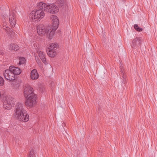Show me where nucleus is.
Segmentation results:
<instances>
[{"mask_svg": "<svg viewBox=\"0 0 157 157\" xmlns=\"http://www.w3.org/2000/svg\"><path fill=\"white\" fill-rule=\"evenodd\" d=\"M56 3L59 7H62L64 5V0H56Z\"/></svg>", "mask_w": 157, "mask_h": 157, "instance_id": "nucleus-19", "label": "nucleus"}, {"mask_svg": "<svg viewBox=\"0 0 157 157\" xmlns=\"http://www.w3.org/2000/svg\"><path fill=\"white\" fill-rule=\"evenodd\" d=\"M40 8L43 9L44 11L48 12L52 14H55L58 12L59 10L58 7L54 4H47L45 3L40 2L39 3Z\"/></svg>", "mask_w": 157, "mask_h": 157, "instance_id": "nucleus-5", "label": "nucleus"}, {"mask_svg": "<svg viewBox=\"0 0 157 157\" xmlns=\"http://www.w3.org/2000/svg\"><path fill=\"white\" fill-rule=\"evenodd\" d=\"M15 11L10 12L9 20L11 25L13 27H15L16 23V14Z\"/></svg>", "mask_w": 157, "mask_h": 157, "instance_id": "nucleus-9", "label": "nucleus"}, {"mask_svg": "<svg viewBox=\"0 0 157 157\" xmlns=\"http://www.w3.org/2000/svg\"><path fill=\"white\" fill-rule=\"evenodd\" d=\"M39 3L37 4V9L33 10L30 13L29 17L33 21H39L41 19L44 17L45 13L43 9L40 8Z\"/></svg>", "mask_w": 157, "mask_h": 157, "instance_id": "nucleus-3", "label": "nucleus"}, {"mask_svg": "<svg viewBox=\"0 0 157 157\" xmlns=\"http://www.w3.org/2000/svg\"><path fill=\"white\" fill-rule=\"evenodd\" d=\"M4 84V80L2 77L0 76V86H3Z\"/></svg>", "mask_w": 157, "mask_h": 157, "instance_id": "nucleus-22", "label": "nucleus"}, {"mask_svg": "<svg viewBox=\"0 0 157 157\" xmlns=\"http://www.w3.org/2000/svg\"><path fill=\"white\" fill-rule=\"evenodd\" d=\"M59 48V45L56 43H52L49 46V48L51 50H56Z\"/></svg>", "mask_w": 157, "mask_h": 157, "instance_id": "nucleus-16", "label": "nucleus"}, {"mask_svg": "<svg viewBox=\"0 0 157 157\" xmlns=\"http://www.w3.org/2000/svg\"><path fill=\"white\" fill-rule=\"evenodd\" d=\"M9 69L15 75H19L21 72V70L17 67L11 66L9 67Z\"/></svg>", "mask_w": 157, "mask_h": 157, "instance_id": "nucleus-11", "label": "nucleus"}, {"mask_svg": "<svg viewBox=\"0 0 157 157\" xmlns=\"http://www.w3.org/2000/svg\"><path fill=\"white\" fill-rule=\"evenodd\" d=\"M37 63L39 65H40V66H41V62L40 61H38V62H37Z\"/></svg>", "mask_w": 157, "mask_h": 157, "instance_id": "nucleus-24", "label": "nucleus"}, {"mask_svg": "<svg viewBox=\"0 0 157 157\" xmlns=\"http://www.w3.org/2000/svg\"><path fill=\"white\" fill-rule=\"evenodd\" d=\"M19 62L18 63L19 65L25 64L26 60L25 58L24 57H20L19 58Z\"/></svg>", "mask_w": 157, "mask_h": 157, "instance_id": "nucleus-18", "label": "nucleus"}, {"mask_svg": "<svg viewBox=\"0 0 157 157\" xmlns=\"http://www.w3.org/2000/svg\"><path fill=\"white\" fill-rule=\"evenodd\" d=\"M3 75L5 79L10 81H13L15 79V75L9 68V69H6L4 71Z\"/></svg>", "mask_w": 157, "mask_h": 157, "instance_id": "nucleus-8", "label": "nucleus"}, {"mask_svg": "<svg viewBox=\"0 0 157 157\" xmlns=\"http://www.w3.org/2000/svg\"><path fill=\"white\" fill-rule=\"evenodd\" d=\"M14 116L16 118L21 121L26 122L29 120V116L27 111L24 109L23 104L18 102L15 106Z\"/></svg>", "mask_w": 157, "mask_h": 157, "instance_id": "nucleus-1", "label": "nucleus"}, {"mask_svg": "<svg viewBox=\"0 0 157 157\" xmlns=\"http://www.w3.org/2000/svg\"><path fill=\"white\" fill-rule=\"evenodd\" d=\"M5 100L3 102V108L9 110L14 105L15 99L11 96L8 95L5 97Z\"/></svg>", "mask_w": 157, "mask_h": 157, "instance_id": "nucleus-6", "label": "nucleus"}, {"mask_svg": "<svg viewBox=\"0 0 157 157\" xmlns=\"http://www.w3.org/2000/svg\"><path fill=\"white\" fill-rule=\"evenodd\" d=\"M4 51L3 49L0 48V55H3L4 54Z\"/></svg>", "mask_w": 157, "mask_h": 157, "instance_id": "nucleus-23", "label": "nucleus"}, {"mask_svg": "<svg viewBox=\"0 0 157 157\" xmlns=\"http://www.w3.org/2000/svg\"><path fill=\"white\" fill-rule=\"evenodd\" d=\"M52 23V27L50 29H48L47 33L45 35H48L49 33V38L51 39L55 33V31L58 27L59 24V19L57 16L52 15L51 17Z\"/></svg>", "mask_w": 157, "mask_h": 157, "instance_id": "nucleus-4", "label": "nucleus"}, {"mask_svg": "<svg viewBox=\"0 0 157 157\" xmlns=\"http://www.w3.org/2000/svg\"><path fill=\"white\" fill-rule=\"evenodd\" d=\"M30 150L29 153L28 157H35L33 149L32 148H31V149H30Z\"/></svg>", "mask_w": 157, "mask_h": 157, "instance_id": "nucleus-20", "label": "nucleus"}, {"mask_svg": "<svg viewBox=\"0 0 157 157\" xmlns=\"http://www.w3.org/2000/svg\"><path fill=\"white\" fill-rule=\"evenodd\" d=\"M9 49L17 51L19 49V46L16 44L12 43L9 47Z\"/></svg>", "mask_w": 157, "mask_h": 157, "instance_id": "nucleus-13", "label": "nucleus"}, {"mask_svg": "<svg viewBox=\"0 0 157 157\" xmlns=\"http://www.w3.org/2000/svg\"><path fill=\"white\" fill-rule=\"evenodd\" d=\"M39 77V75L35 69L32 70L31 73V78L33 80L37 79Z\"/></svg>", "mask_w": 157, "mask_h": 157, "instance_id": "nucleus-12", "label": "nucleus"}, {"mask_svg": "<svg viewBox=\"0 0 157 157\" xmlns=\"http://www.w3.org/2000/svg\"><path fill=\"white\" fill-rule=\"evenodd\" d=\"M37 30L39 35H45L47 33L48 29H45V27L42 25H40L37 27Z\"/></svg>", "mask_w": 157, "mask_h": 157, "instance_id": "nucleus-10", "label": "nucleus"}, {"mask_svg": "<svg viewBox=\"0 0 157 157\" xmlns=\"http://www.w3.org/2000/svg\"><path fill=\"white\" fill-rule=\"evenodd\" d=\"M25 97L27 99L25 104L27 107L31 108L35 103L36 96L33 93V88L29 85L26 86L24 90Z\"/></svg>", "mask_w": 157, "mask_h": 157, "instance_id": "nucleus-2", "label": "nucleus"}, {"mask_svg": "<svg viewBox=\"0 0 157 157\" xmlns=\"http://www.w3.org/2000/svg\"><path fill=\"white\" fill-rule=\"evenodd\" d=\"M143 42V40L140 37H137L134 39L131 44V47L133 49H138L141 48V44Z\"/></svg>", "mask_w": 157, "mask_h": 157, "instance_id": "nucleus-7", "label": "nucleus"}, {"mask_svg": "<svg viewBox=\"0 0 157 157\" xmlns=\"http://www.w3.org/2000/svg\"><path fill=\"white\" fill-rule=\"evenodd\" d=\"M121 81L122 82V84H121V85L122 87H124V84L126 82V79L125 78V76L124 75V74L123 72L121 73Z\"/></svg>", "mask_w": 157, "mask_h": 157, "instance_id": "nucleus-17", "label": "nucleus"}, {"mask_svg": "<svg viewBox=\"0 0 157 157\" xmlns=\"http://www.w3.org/2000/svg\"><path fill=\"white\" fill-rule=\"evenodd\" d=\"M39 56L43 62L45 64H46V59L45 57L44 54L42 52L40 51L39 53Z\"/></svg>", "mask_w": 157, "mask_h": 157, "instance_id": "nucleus-15", "label": "nucleus"}, {"mask_svg": "<svg viewBox=\"0 0 157 157\" xmlns=\"http://www.w3.org/2000/svg\"><path fill=\"white\" fill-rule=\"evenodd\" d=\"M48 50L47 52L48 55L51 57H53L55 55L56 52L55 50L48 49Z\"/></svg>", "mask_w": 157, "mask_h": 157, "instance_id": "nucleus-14", "label": "nucleus"}, {"mask_svg": "<svg viewBox=\"0 0 157 157\" xmlns=\"http://www.w3.org/2000/svg\"><path fill=\"white\" fill-rule=\"evenodd\" d=\"M134 28L136 30L139 32H141L143 30V29L139 27L137 24H135L134 25Z\"/></svg>", "mask_w": 157, "mask_h": 157, "instance_id": "nucleus-21", "label": "nucleus"}, {"mask_svg": "<svg viewBox=\"0 0 157 157\" xmlns=\"http://www.w3.org/2000/svg\"><path fill=\"white\" fill-rule=\"evenodd\" d=\"M122 2H123L124 3L125 2L126 0H121Z\"/></svg>", "mask_w": 157, "mask_h": 157, "instance_id": "nucleus-25", "label": "nucleus"}]
</instances>
